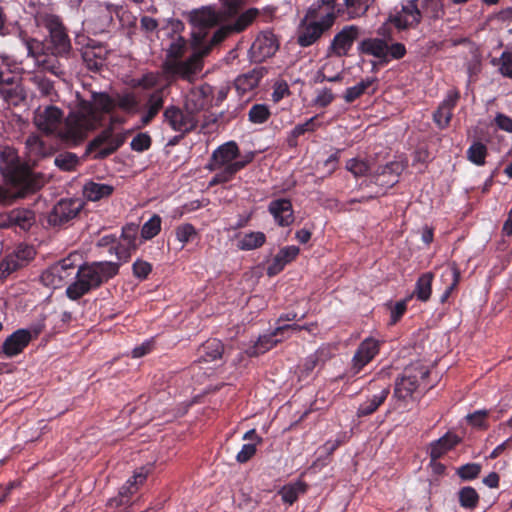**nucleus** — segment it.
Returning <instances> with one entry per match:
<instances>
[{
    "label": "nucleus",
    "mask_w": 512,
    "mask_h": 512,
    "mask_svg": "<svg viewBox=\"0 0 512 512\" xmlns=\"http://www.w3.org/2000/svg\"><path fill=\"white\" fill-rule=\"evenodd\" d=\"M268 211L273 216L275 222L281 227L290 226L295 220L290 199L280 198L272 200L268 205Z\"/></svg>",
    "instance_id": "b1692460"
},
{
    "label": "nucleus",
    "mask_w": 512,
    "mask_h": 512,
    "mask_svg": "<svg viewBox=\"0 0 512 512\" xmlns=\"http://www.w3.org/2000/svg\"><path fill=\"white\" fill-rule=\"evenodd\" d=\"M466 153L467 159L477 166L485 164V159L488 154L486 145L479 141L473 142Z\"/></svg>",
    "instance_id": "603ef678"
},
{
    "label": "nucleus",
    "mask_w": 512,
    "mask_h": 512,
    "mask_svg": "<svg viewBox=\"0 0 512 512\" xmlns=\"http://www.w3.org/2000/svg\"><path fill=\"white\" fill-rule=\"evenodd\" d=\"M418 2L419 0H408L401 5L399 11L390 13L386 21L377 29L380 37L365 38L359 43L360 53L377 58L381 66L404 58L407 54L406 46L401 42L392 41L391 29L388 25H393L399 32L416 28L422 21Z\"/></svg>",
    "instance_id": "f03ea898"
},
{
    "label": "nucleus",
    "mask_w": 512,
    "mask_h": 512,
    "mask_svg": "<svg viewBox=\"0 0 512 512\" xmlns=\"http://www.w3.org/2000/svg\"><path fill=\"white\" fill-rule=\"evenodd\" d=\"M266 241V236L263 232H250L245 234L238 241V248L240 250L249 251L261 247Z\"/></svg>",
    "instance_id": "3c124183"
},
{
    "label": "nucleus",
    "mask_w": 512,
    "mask_h": 512,
    "mask_svg": "<svg viewBox=\"0 0 512 512\" xmlns=\"http://www.w3.org/2000/svg\"><path fill=\"white\" fill-rule=\"evenodd\" d=\"M6 77L0 81V96L11 105H18L23 99V90L16 76L6 73Z\"/></svg>",
    "instance_id": "393cba45"
},
{
    "label": "nucleus",
    "mask_w": 512,
    "mask_h": 512,
    "mask_svg": "<svg viewBox=\"0 0 512 512\" xmlns=\"http://www.w3.org/2000/svg\"><path fill=\"white\" fill-rule=\"evenodd\" d=\"M32 340V333L27 329H18L9 335L2 345L3 354L12 358L24 351Z\"/></svg>",
    "instance_id": "5701e85b"
},
{
    "label": "nucleus",
    "mask_w": 512,
    "mask_h": 512,
    "mask_svg": "<svg viewBox=\"0 0 512 512\" xmlns=\"http://www.w3.org/2000/svg\"><path fill=\"white\" fill-rule=\"evenodd\" d=\"M70 276L71 272L55 263L42 272L41 281L45 286L56 289L62 287Z\"/></svg>",
    "instance_id": "473e14b6"
},
{
    "label": "nucleus",
    "mask_w": 512,
    "mask_h": 512,
    "mask_svg": "<svg viewBox=\"0 0 512 512\" xmlns=\"http://www.w3.org/2000/svg\"><path fill=\"white\" fill-rule=\"evenodd\" d=\"M163 116L169 126L176 132L189 133L198 126V117L189 110L177 106H169L164 110Z\"/></svg>",
    "instance_id": "4468645a"
},
{
    "label": "nucleus",
    "mask_w": 512,
    "mask_h": 512,
    "mask_svg": "<svg viewBox=\"0 0 512 512\" xmlns=\"http://www.w3.org/2000/svg\"><path fill=\"white\" fill-rule=\"evenodd\" d=\"M35 223V214L29 209H13L6 217V225L21 231H28Z\"/></svg>",
    "instance_id": "c756f323"
},
{
    "label": "nucleus",
    "mask_w": 512,
    "mask_h": 512,
    "mask_svg": "<svg viewBox=\"0 0 512 512\" xmlns=\"http://www.w3.org/2000/svg\"><path fill=\"white\" fill-rule=\"evenodd\" d=\"M152 145V138L147 132L138 133L131 141L130 147L133 151L144 152Z\"/></svg>",
    "instance_id": "e2e57ef3"
},
{
    "label": "nucleus",
    "mask_w": 512,
    "mask_h": 512,
    "mask_svg": "<svg viewBox=\"0 0 512 512\" xmlns=\"http://www.w3.org/2000/svg\"><path fill=\"white\" fill-rule=\"evenodd\" d=\"M224 352V345L218 339H208L198 349L199 360L198 362H212L220 359Z\"/></svg>",
    "instance_id": "c9c22d12"
},
{
    "label": "nucleus",
    "mask_w": 512,
    "mask_h": 512,
    "mask_svg": "<svg viewBox=\"0 0 512 512\" xmlns=\"http://www.w3.org/2000/svg\"><path fill=\"white\" fill-rule=\"evenodd\" d=\"M35 21L38 26L44 27L48 31V36L45 39L47 51L52 56L68 57L72 50V44L60 16L43 10L36 13Z\"/></svg>",
    "instance_id": "423d86ee"
},
{
    "label": "nucleus",
    "mask_w": 512,
    "mask_h": 512,
    "mask_svg": "<svg viewBox=\"0 0 512 512\" xmlns=\"http://www.w3.org/2000/svg\"><path fill=\"white\" fill-rule=\"evenodd\" d=\"M279 45V40L272 31L260 32L250 48L253 61L260 63L272 57L278 51Z\"/></svg>",
    "instance_id": "2eb2a0df"
},
{
    "label": "nucleus",
    "mask_w": 512,
    "mask_h": 512,
    "mask_svg": "<svg viewBox=\"0 0 512 512\" xmlns=\"http://www.w3.org/2000/svg\"><path fill=\"white\" fill-rule=\"evenodd\" d=\"M428 375L429 370L423 365L405 368L402 375L395 381L394 397L402 401L413 399L420 387V381Z\"/></svg>",
    "instance_id": "9d476101"
},
{
    "label": "nucleus",
    "mask_w": 512,
    "mask_h": 512,
    "mask_svg": "<svg viewBox=\"0 0 512 512\" xmlns=\"http://www.w3.org/2000/svg\"><path fill=\"white\" fill-rule=\"evenodd\" d=\"M329 29L318 24V22L306 20L303 17L297 31V44L301 47H309L321 39Z\"/></svg>",
    "instance_id": "4be33fe9"
},
{
    "label": "nucleus",
    "mask_w": 512,
    "mask_h": 512,
    "mask_svg": "<svg viewBox=\"0 0 512 512\" xmlns=\"http://www.w3.org/2000/svg\"><path fill=\"white\" fill-rule=\"evenodd\" d=\"M163 105L164 97L162 91L157 90L152 92L144 105L145 111L140 119L141 126L145 127L149 125L163 108Z\"/></svg>",
    "instance_id": "7c9ffc66"
},
{
    "label": "nucleus",
    "mask_w": 512,
    "mask_h": 512,
    "mask_svg": "<svg viewBox=\"0 0 512 512\" xmlns=\"http://www.w3.org/2000/svg\"><path fill=\"white\" fill-rule=\"evenodd\" d=\"M247 10L244 11V13ZM221 15V20L224 24L235 22L239 16V1L238 0H222V8L217 11Z\"/></svg>",
    "instance_id": "8fccbe9b"
},
{
    "label": "nucleus",
    "mask_w": 512,
    "mask_h": 512,
    "mask_svg": "<svg viewBox=\"0 0 512 512\" xmlns=\"http://www.w3.org/2000/svg\"><path fill=\"white\" fill-rule=\"evenodd\" d=\"M114 187L109 184L90 181L84 185L83 195L89 201H99L112 195Z\"/></svg>",
    "instance_id": "58836bf2"
},
{
    "label": "nucleus",
    "mask_w": 512,
    "mask_h": 512,
    "mask_svg": "<svg viewBox=\"0 0 512 512\" xmlns=\"http://www.w3.org/2000/svg\"><path fill=\"white\" fill-rule=\"evenodd\" d=\"M189 21L193 26L192 38L194 45L198 48L210 44L211 37L208 38V35L211 28L218 26L213 32L214 34L220 27L234 23L224 24L217 10L209 6L192 10L189 13Z\"/></svg>",
    "instance_id": "6e6552de"
},
{
    "label": "nucleus",
    "mask_w": 512,
    "mask_h": 512,
    "mask_svg": "<svg viewBox=\"0 0 512 512\" xmlns=\"http://www.w3.org/2000/svg\"><path fill=\"white\" fill-rule=\"evenodd\" d=\"M161 217L154 214L141 228L142 240H150L157 236L161 231Z\"/></svg>",
    "instance_id": "5fc2aeb1"
},
{
    "label": "nucleus",
    "mask_w": 512,
    "mask_h": 512,
    "mask_svg": "<svg viewBox=\"0 0 512 512\" xmlns=\"http://www.w3.org/2000/svg\"><path fill=\"white\" fill-rule=\"evenodd\" d=\"M25 47L28 56L34 58L37 64H39L44 57L50 54V52L47 51V43L45 40L40 41L35 38H27L25 39Z\"/></svg>",
    "instance_id": "09e8293b"
},
{
    "label": "nucleus",
    "mask_w": 512,
    "mask_h": 512,
    "mask_svg": "<svg viewBox=\"0 0 512 512\" xmlns=\"http://www.w3.org/2000/svg\"><path fill=\"white\" fill-rule=\"evenodd\" d=\"M107 54V49L102 45H88L82 50V59L87 69L98 72L105 65Z\"/></svg>",
    "instance_id": "a878e982"
},
{
    "label": "nucleus",
    "mask_w": 512,
    "mask_h": 512,
    "mask_svg": "<svg viewBox=\"0 0 512 512\" xmlns=\"http://www.w3.org/2000/svg\"><path fill=\"white\" fill-rule=\"evenodd\" d=\"M329 355L326 349H318L307 356L302 364V373L308 376L315 368L323 366Z\"/></svg>",
    "instance_id": "49530a36"
},
{
    "label": "nucleus",
    "mask_w": 512,
    "mask_h": 512,
    "mask_svg": "<svg viewBox=\"0 0 512 512\" xmlns=\"http://www.w3.org/2000/svg\"><path fill=\"white\" fill-rule=\"evenodd\" d=\"M54 163L62 171H74L80 161L75 153L64 152L55 157Z\"/></svg>",
    "instance_id": "864d4df0"
},
{
    "label": "nucleus",
    "mask_w": 512,
    "mask_h": 512,
    "mask_svg": "<svg viewBox=\"0 0 512 512\" xmlns=\"http://www.w3.org/2000/svg\"><path fill=\"white\" fill-rule=\"evenodd\" d=\"M281 334H276V328L270 334H264L259 336L258 340L250 347L247 348L246 354L249 357H257L261 354L266 353L273 347H275L281 339H277V336Z\"/></svg>",
    "instance_id": "72a5a7b5"
},
{
    "label": "nucleus",
    "mask_w": 512,
    "mask_h": 512,
    "mask_svg": "<svg viewBox=\"0 0 512 512\" xmlns=\"http://www.w3.org/2000/svg\"><path fill=\"white\" fill-rule=\"evenodd\" d=\"M254 159V153L249 152L240 160L235 161L234 163H228L223 166H218L214 164H210V170H215L216 173L211 178L209 182V186H215L219 184H225L231 181L235 175L245 168L249 163H251Z\"/></svg>",
    "instance_id": "6ab92c4d"
},
{
    "label": "nucleus",
    "mask_w": 512,
    "mask_h": 512,
    "mask_svg": "<svg viewBox=\"0 0 512 512\" xmlns=\"http://www.w3.org/2000/svg\"><path fill=\"white\" fill-rule=\"evenodd\" d=\"M264 74L261 69H253L245 74L239 75L235 81L234 86L240 94H245L255 89Z\"/></svg>",
    "instance_id": "f704fd0d"
},
{
    "label": "nucleus",
    "mask_w": 512,
    "mask_h": 512,
    "mask_svg": "<svg viewBox=\"0 0 512 512\" xmlns=\"http://www.w3.org/2000/svg\"><path fill=\"white\" fill-rule=\"evenodd\" d=\"M186 110L192 111L196 116L199 112L213 106V87L207 83L193 87L186 96Z\"/></svg>",
    "instance_id": "f3484780"
},
{
    "label": "nucleus",
    "mask_w": 512,
    "mask_h": 512,
    "mask_svg": "<svg viewBox=\"0 0 512 512\" xmlns=\"http://www.w3.org/2000/svg\"><path fill=\"white\" fill-rule=\"evenodd\" d=\"M337 0H316L307 9L306 20L318 22L327 29H331L338 16Z\"/></svg>",
    "instance_id": "ddd939ff"
},
{
    "label": "nucleus",
    "mask_w": 512,
    "mask_h": 512,
    "mask_svg": "<svg viewBox=\"0 0 512 512\" xmlns=\"http://www.w3.org/2000/svg\"><path fill=\"white\" fill-rule=\"evenodd\" d=\"M307 490V484L298 481L296 483L284 485L280 490L279 494L282 497L284 503L289 505H293L297 500L300 494H304Z\"/></svg>",
    "instance_id": "c03bdc74"
},
{
    "label": "nucleus",
    "mask_w": 512,
    "mask_h": 512,
    "mask_svg": "<svg viewBox=\"0 0 512 512\" xmlns=\"http://www.w3.org/2000/svg\"><path fill=\"white\" fill-rule=\"evenodd\" d=\"M63 111L54 105H47L44 107H38L34 112L33 122L38 130L43 132L46 135L56 134L57 137L64 143L72 146H76L77 144L70 143L62 137H60L61 132L66 127V122L68 117L64 121V126L59 128L60 124L63 121Z\"/></svg>",
    "instance_id": "1a4fd4ad"
},
{
    "label": "nucleus",
    "mask_w": 512,
    "mask_h": 512,
    "mask_svg": "<svg viewBox=\"0 0 512 512\" xmlns=\"http://www.w3.org/2000/svg\"><path fill=\"white\" fill-rule=\"evenodd\" d=\"M84 203L78 198L59 200L47 215L49 226L61 228L75 219L83 209Z\"/></svg>",
    "instance_id": "9b49d317"
},
{
    "label": "nucleus",
    "mask_w": 512,
    "mask_h": 512,
    "mask_svg": "<svg viewBox=\"0 0 512 512\" xmlns=\"http://www.w3.org/2000/svg\"><path fill=\"white\" fill-rule=\"evenodd\" d=\"M375 0H344V7L338 6V14L346 20L364 16Z\"/></svg>",
    "instance_id": "2f4dec72"
},
{
    "label": "nucleus",
    "mask_w": 512,
    "mask_h": 512,
    "mask_svg": "<svg viewBox=\"0 0 512 512\" xmlns=\"http://www.w3.org/2000/svg\"><path fill=\"white\" fill-rule=\"evenodd\" d=\"M299 252L300 249L294 245L281 248L268 266L267 274L269 276L279 274L287 264L295 260Z\"/></svg>",
    "instance_id": "cd10ccee"
},
{
    "label": "nucleus",
    "mask_w": 512,
    "mask_h": 512,
    "mask_svg": "<svg viewBox=\"0 0 512 512\" xmlns=\"http://www.w3.org/2000/svg\"><path fill=\"white\" fill-rule=\"evenodd\" d=\"M375 82H377V78L368 77L360 81L358 84L352 87H348L343 95L345 102H354L355 100L360 98L364 93H366L368 88L371 87Z\"/></svg>",
    "instance_id": "de8ad7c7"
},
{
    "label": "nucleus",
    "mask_w": 512,
    "mask_h": 512,
    "mask_svg": "<svg viewBox=\"0 0 512 512\" xmlns=\"http://www.w3.org/2000/svg\"><path fill=\"white\" fill-rule=\"evenodd\" d=\"M488 416V410H476L466 416V421L470 426L474 428L487 430L489 428V424L487 422Z\"/></svg>",
    "instance_id": "bf43d9fd"
},
{
    "label": "nucleus",
    "mask_w": 512,
    "mask_h": 512,
    "mask_svg": "<svg viewBox=\"0 0 512 512\" xmlns=\"http://www.w3.org/2000/svg\"><path fill=\"white\" fill-rule=\"evenodd\" d=\"M482 466L479 463H467L456 469V474L462 481H472L479 477Z\"/></svg>",
    "instance_id": "13d9d810"
},
{
    "label": "nucleus",
    "mask_w": 512,
    "mask_h": 512,
    "mask_svg": "<svg viewBox=\"0 0 512 512\" xmlns=\"http://www.w3.org/2000/svg\"><path fill=\"white\" fill-rule=\"evenodd\" d=\"M379 350L380 342L378 340L371 337L363 340L352 358L350 368L340 378L350 379L358 375L375 358Z\"/></svg>",
    "instance_id": "f8f14e48"
},
{
    "label": "nucleus",
    "mask_w": 512,
    "mask_h": 512,
    "mask_svg": "<svg viewBox=\"0 0 512 512\" xmlns=\"http://www.w3.org/2000/svg\"><path fill=\"white\" fill-rule=\"evenodd\" d=\"M115 109L127 115H136L141 110L140 101L133 92L116 93L114 96L106 92H92L91 100H79L77 110L69 113L60 137L70 143L80 144L89 132L102 124L103 114H112Z\"/></svg>",
    "instance_id": "f257e3e1"
},
{
    "label": "nucleus",
    "mask_w": 512,
    "mask_h": 512,
    "mask_svg": "<svg viewBox=\"0 0 512 512\" xmlns=\"http://www.w3.org/2000/svg\"><path fill=\"white\" fill-rule=\"evenodd\" d=\"M119 20L120 26L127 30V35L132 37L137 30V17L126 7L115 5L111 8Z\"/></svg>",
    "instance_id": "4c0bfd02"
},
{
    "label": "nucleus",
    "mask_w": 512,
    "mask_h": 512,
    "mask_svg": "<svg viewBox=\"0 0 512 512\" xmlns=\"http://www.w3.org/2000/svg\"><path fill=\"white\" fill-rule=\"evenodd\" d=\"M346 169L355 177H360L366 175V173L369 171V165L364 160L352 158L347 161Z\"/></svg>",
    "instance_id": "69168bd1"
},
{
    "label": "nucleus",
    "mask_w": 512,
    "mask_h": 512,
    "mask_svg": "<svg viewBox=\"0 0 512 512\" xmlns=\"http://www.w3.org/2000/svg\"><path fill=\"white\" fill-rule=\"evenodd\" d=\"M460 99V92L457 89L449 90L443 101L439 104L433 113V121L436 126L443 130L446 129L453 117V110Z\"/></svg>",
    "instance_id": "412c9836"
},
{
    "label": "nucleus",
    "mask_w": 512,
    "mask_h": 512,
    "mask_svg": "<svg viewBox=\"0 0 512 512\" xmlns=\"http://www.w3.org/2000/svg\"><path fill=\"white\" fill-rule=\"evenodd\" d=\"M139 226L135 223H128L122 227L121 242L117 244L116 256L119 261L127 262L132 253L135 252L142 243V238H138Z\"/></svg>",
    "instance_id": "dca6fc26"
},
{
    "label": "nucleus",
    "mask_w": 512,
    "mask_h": 512,
    "mask_svg": "<svg viewBox=\"0 0 512 512\" xmlns=\"http://www.w3.org/2000/svg\"><path fill=\"white\" fill-rule=\"evenodd\" d=\"M132 271L136 278L145 280L152 271V265L147 261L137 259L132 265Z\"/></svg>",
    "instance_id": "774afa93"
},
{
    "label": "nucleus",
    "mask_w": 512,
    "mask_h": 512,
    "mask_svg": "<svg viewBox=\"0 0 512 512\" xmlns=\"http://www.w3.org/2000/svg\"><path fill=\"white\" fill-rule=\"evenodd\" d=\"M175 234L177 240L184 246L197 236V230L192 224L185 223L176 228Z\"/></svg>",
    "instance_id": "680f3d73"
},
{
    "label": "nucleus",
    "mask_w": 512,
    "mask_h": 512,
    "mask_svg": "<svg viewBox=\"0 0 512 512\" xmlns=\"http://www.w3.org/2000/svg\"><path fill=\"white\" fill-rule=\"evenodd\" d=\"M126 119L122 116L112 115L110 124L103 129L86 148L87 153L96 152L94 159H105L115 153L126 141L127 133H114V124H124Z\"/></svg>",
    "instance_id": "0eeeda50"
},
{
    "label": "nucleus",
    "mask_w": 512,
    "mask_h": 512,
    "mask_svg": "<svg viewBox=\"0 0 512 512\" xmlns=\"http://www.w3.org/2000/svg\"><path fill=\"white\" fill-rule=\"evenodd\" d=\"M240 157V149L235 141H229L220 145L213 151L211 164L223 166L228 163L238 161Z\"/></svg>",
    "instance_id": "c85d7f7f"
},
{
    "label": "nucleus",
    "mask_w": 512,
    "mask_h": 512,
    "mask_svg": "<svg viewBox=\"0 0 512 512\" xmlns=\"http://www.w3.org/2000/svg\"><path fill=\"white\" fill-rule=\"evenodd\" d=\"M418 5L422 13V18L426 16L429 19L437 20L444 15L442 0H419Z\"/></svg>",
    "instance_id": "a18cd8bd"
},
{
    "label": "nucleus",
    "mask_w": 512,
    "mask_h": 512,
    "mask_svg": "<svg viewBox=\"0 0 512 512\" xmlns=\"http://www.w3.org/2000/svg\"><path fill=\"white\" fill-rule=\"evenodd\" d=\"M494 66H499V72L502 76L512 79V52L505 50L499 58L492 60Z\"/></svg>",
    "instance_id": "4d7b16f0"
},
{
    "label": "nucleus",
    "mask_w": 512,
    "mask_h": 512,
    "mask_svg": "<svg viewBox=\"0 0 512 512\" xmlns=\"http://www.w3.org/2000/svg\"><path fill=\"white\" fill-rule=\"evenodd\" d=\"M457 496L459 505L464 509L473 511L479 504L480 496L478 492L471 486H464L460 488Z\"/></svg>",
    "instance_id": "37998d69"
},
{
    "label": "nucleus",
    "mask_w": 512,
    "mask_h": 512,
    "mask_svg": "<svg viewBox=\"0 0 512 512\" xmlns=\"http://www.w3.org/2000/svg\"><path fill=\"white\" fill-rule=\"evenodd\" d=\"M0 172L7 184L17 190L18 197H25L39 190L43 181L23 163L17 152L11 148L0 151Z\"/></svg>",
    "instance_id": "39448f33"
},
{
    "label": "nucleus",
    "mask_w": 512,
    "mask_h": 512,
    "mask_svg": "<svg viewBox=\"0 0 512 512\" xmlns=\"http://www.w3.org/2000/svg\"><path fill=\"white\" fill-rule=\"evenodd\" d=\"M259 14L260 12L257 8H249L233 24L224 25L212 34L209 45H204L200 48L195 47V51L186 60L166 59L162 64V72L165 79L169 83L176 82L179 79L189 83L194 82L197 75L203 69L204 57L211 52L212 48L222 43L230 35L246 30Z\"/></svg>",
    "instance_id": "7ed1b4c3"
},
{
    "label": "nucleus",
    "mask_w": 512,
    "mask_h": 512,
    "mask_svg": "<svg viewBox=\"0 0 512 512\" xmlns=\"http://www.w3.org/2000/svg\"><path fill=\"white\" fill-rule=\"evenodd\" d=\"M186 40L178 36L174 41H172L167 49V58L166 59H178L184 56L186 50Z\"/></svg>",
    "instance_id": "052dcab7"
},
{
    "label": "nucleus",
    "mask_w": 512,
    "mask_h": 512,
    "mask_svg": "<svg viewBox=\"0 0 512 512\" xmlns=\"http://www.w3.org/2000/svg\"><path fill=\"white\" fill-rule=\"evenodd\" d=\"M57 58L58 57H56V56H52L51 54H48L46 57H44L40 61V63L38 65L42 66V68L45 71H48L55 76H61L64 74V70L62 69Z\"/></svg>",
    "instance_id": "0e129e2a"
},
{
    "label": "nucleus",
    "mask_w": 512,
    "mask_h": 512,
    "mask_svg": "<svg viewBox=\"0 0 512 512\" xmlns=\"http://www.w3.org/2000/svg\"><path fill=\"white\" fill-rule=\"evenodd\" d=\"M318 127L316 123V117H311L305 123L297 124L289 133L287 137V145L290 148H296L298 146V138L304 135L306 132H313Z\"/></svg>",
    "instance_id": "a19ab883"
},
{
    "label": "nucleus",
    "mask_w": 512,
    "mask_h": 512,
    "mask_svg": "<svg viewBox=\"0 0 512 512\" xmlns=\"http://www.w3.org/2000/svg\"><path fill=\"white\" fill-rule=\"evenodd\" d=\"M119 268V263L111 261H95L79 266L75 281L66 288V296L73 301L79 300L114 278Z\"/></svg>",
    "instance_id": "20e7f679"
},
{
    "label": "nucleus",
    "mask_w": 512,
    "mask_h": 512,
    "mask_svg": "<svg viewBox=\"0 0 512 512\" xmlns=\"http://www.w3.org/2000/svg\"><path fill=\"white\" fill-rule=\"evenodd\" d=\"M112 7H115V4H107L105 9L99 12L98 19L100 21L101 31H107L113 25V16L115 13L112 11Z\"/></svg>",
    "instance_id": "338daca9"
},
{
    "label": "nucleus",
    "mask_w": 512,
    "mask_h": 512,
    "mask_svg": "<svg viewBox=\"0 0 512 512\" xmlns=\"http://www.w3.org/2000/svg\"><path fill=\"white\" fill-rule=\"evenodd\" d=\"M404 170V165L398 161H391L384 166L377 168L371 176V183L379 187L378 191H385L392 188L399 182V177Z\"/></svg>",
    "instance_id": "a211bd4d"
},
{
    "label": "nucleus",
    "mask_w": 512,
    "mask_h": 512,
    "mask_svg": "<svg viewBox=\"0 0 512 512\" xmlns=\"http://www.w3.org/2000/svg\"><path fill=\"white\" fill-rule=\"evenodd\" d=\"M360 29L356 25L344 26L332 39L328 52L336 56H346L358 38Z\"/></svg>",
    "instance_id": "aec40b11"
},
{
    "label": "nucleus",
    "mask_w": 512,
    "mask_h": 512,
    "mask_svg": "<svg viewBox=\"0 0 512 512\" xmlns=\"http://www.w3.org/2000/svg\"><path fill=\"white\" fill-rule=\"evenodd\" d=\"M270 116L271 112L265 104H254L248 112V119L253 124H263Z\"/></svg>",
    "instance_id": "6e6d98bb"
},
{
    "label": "nucleus",
    "mask_w": 512,
    "mask_h": 512,
    "mask_svg": "<svg viewBox=\"0 0 512 512\" xmlns=\"http://www.w3.org/2000/svg\"><path fill=\"white\" fill-rule=\"evenodd\" d=\"M443 279L450 280V283L447 285L444 293L442 294L440 301L441 303H445L452 292L457 289L458 284L461 279V273L456 264H452L449 266L442 274Z\"/></svg>",
    "instance_id": "79ce46f5"
},
{
    "label": "nucleus",
    "mask_w": 512,
    "mask_h": 512,
    "mask_svg": "<svg viewBox=\"0 0 512 512\" xmlns=\"http://www.w3.org/2000/svg\"><path fill=\"white\" fill-rule=\"evenodd\" d=\"M461 438L453 433L447 432L441 438L430 443L429 455L432 461L443 457L447 452L454 449L460 442Z\"/></svg>",
    "instance_id": "bb28decb"
},
{
    "label": "nucleus",
    "mask_w": 512,
    "mask_h": 512,
    "mask_svg": "<svg viewBox=\"0 0 512 512\" xmlns=\"http://www.w3.org/2000/svg\"><path fill=\"white\" fill-rule=\"evenodd\" d=\"M389 393V388H383L379 394H375L361 403L356 412L357 417L362 418L372 415L386 401Z\"/></svg>",
    "instance_id": "e433bc0d"
},
{
    "label": "nucleus",
    "mask_w": 512,
    "mask_h": 512,
    "mask_svg": "<svg viewBox=\"0 0 512 512\" xmlns=\"http://www.w3.org/2000/svg\"><path fill=\"white\" fill-rule=\"evenodd\" d=\"M434 275L431 272L423 273L416 281L412 297L415 296L421 302H427L432 294V282Z\"/></svg>",
    "instance_id": "ea45409f"
}]
</instances>
